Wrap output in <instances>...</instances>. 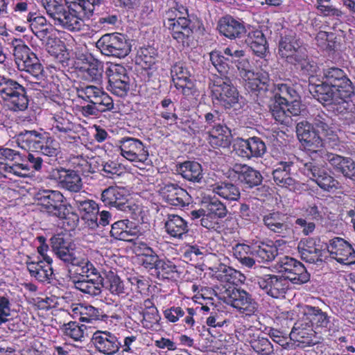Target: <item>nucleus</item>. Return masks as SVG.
<instances>
[{
	"label": "nucleus",
	"instance_id": "1",
	"mask_svg": "<svg viewBox=\"0 0 355 355\" xmlns=\"http://www.w3.org/2000/svg\"><path fill=\"white\" fill-rule=\"evenodd\" d=\"M53 20L54 25L71 32L80 31L85 20H89L94 11L104 5L103 0H70Z\"/></svg>",
	"mask_w": 355,
	"mask_h": 355
},
{
	"label": "nucleus",
	"instance_id": "2",
	"mask_svg": "<svg viewBox=\"0 0 355 355\" xmlns=\"http://www.w3.org/2000/svg\"><path fill=\"white\" fill-rule=\"evenodd\" d=\"M17 146L25 150L55 157L60 153V144L48 132L43 130L21 131L14 137Z\"/></svg>",
	"mask_w": 355,
	"mask_h": 355
},
{
	"label": "nucleus",
	"instance_id": "3",
	"mask_svg": "<svg viewBox=\"0 0 355 355\" xmlns=\"http://www.w3.org/2000/svg\"><path fill=\"white\" fill-rule=\"evenodd\" d=\"M191 23L188 10L184 6L171 8L164 15V26L182 47L189 46L192 41L193 31Z\"/></svg>",
	"mask_w": 355,
	"mask_h": 355
},
{
	"label": "nucleus",
	"instance_id": "4",
	"mask_svg": "<svg viewBox=\"0 0 355 355\" xmlns=\"http://www.w3.org/2000/svg\"><path fill=\"white\" fill-rule=\"evenodd\" d=\"M73 116L65 110L55 113L52 117L51 131L62 142L68 143L72 147L82 148L80 135H83L85 128L80 123L73 121Z\"/></svg>",
	"mask_w": 355,
	"mask_h": 355
},
{
	"label": "nucleus",
	"instance_id": "5",
	"mask_svg": "<svg viewBox=\"0 0 355 355\" xmlns=\"http://www.w3.org/2000/svg\"><path fill=\"white\" fill-rule=\"evenodd\" d=\"M0 98L14 112L25 111L29 99L25 87L17 81L0 76Z\"/></svg>",
	"mask_w": 355,
	"mask_h": 355
},
{
	"label": "nucleus",
	"instance_id": "6",
	"mask_svg": "<svg viewBox=\"0 0 355 355\" xmlns=\"http://www.w3.org/2000/svg\"><path fill=\"white\" fill-rule=\"evenodd\" d=\"M279 53L291 64L302 71L309 72L313 66L309 59L306 49L294 37L285 36L279 42Z\"/></svg>",
	"mask_w": 355,
	"mask_h": 355
},
{
	"label": "nucleus",
	"instance_id": "7",
	"mask_svg": "<svg viewBox=\"0 0 355 355\" xmlns=\"http://www.w3.org/2000/svg\"><path fill=\"white\" fill-rule=\"evenodd\" d=\"M314 93V97L327 107L328 111L336 114H345L351 110V97L338 94L334 87L324 82L315 86Z\"/></svg>",
	"mask_w": 355,
	"mask_h": 355
},
{
	"label": "nucleus",
	"instance_id": "8",
	"mask_svg": "<svg viewBox=\"0 0 355 355\" xmlns=\"http://www.w3.org/2000/svg\"><path fill=\"white\" fill-rule=\"evenodd\" d=\"M211 98L214 103L231 109L239 101V92L227 76L214 77Z\"/></svg>",
	"mask_w": 355,
	"mask_h": 355
},
{
	"label": "nucleus",
	"instance_id": "9",
	"mask_svg": "<svg viewBox=\"0 0 355 355\" xmlns=\"http://www.w3.org/2000/svg\"><path fill=\"white\" fill-rule=\"evenodd\" d=\"M37 205L42 211L50 216L62 217L67 211V199L58 190L40 189L35 195Z\"/></svg>",
	"mask_w": 355,
	"mask_h": 355
},
{
	"label": "nucleus",
	"instance_id": "10",
	"mask_svg": "<svg viewBox=\"0 0 355 355\" xmlns=\"http://www.w3.org/2000/svg\"><path fill=\"white\" fill-rule=\"evenodd\" d=\"M227 303L246 317L257 315L259 313V303L252 295L238 286H230L225 291Z\"/></svg>",
	"mask_w": 355,
	"mask_h": 355
},
{
	"label": "nucleus",
	"instance_id": "11",
	"mask_svg": "<svg viewBox=\"0 0 355 355\" xmlns=\"http://www.w3.org/2000/svg\"><path fill=\"white\" fill-rule=\"evenodd\" d=\"M128 197V191L123 187L110 186L101 193V200L105 206L115 207L134 218L139 207L131 202Z\"/></svg>",
	"mask_w": 355,
	"mask_h": 355
},
{
	"label": "nucleus",
	"instance_id": "12",
	"mask_svg": "<svg viewBox=\"0 0 355 355\" xmlns=\"http://www.w3.org/2000/svg\"><path fill=\"white\" fill-rule=\"evenodd\" d=\"M96 47L102 54L123 58L131 51V45L123 34L119 33L105 34L96 42Z\"/></svg>",
	"mask_w": 355,
	"mask_h": 355
},
{
	"label": "nucleus",
	"instance_id": "13",
	"mask_svg": "<svg viewBox=\"0 0 355 355\" xmlns=\"http://www.w3.org/2000/svg\"><path fill=\"white\" fill-rule=\"evenodd\" d=\"M237 67L247 91L257 95L268 91L270 81L268 72L258 71L255 73L252 71L248 68L250 64L247 60L240 61Z\"/></svg>",
	"mask_w": 355,
	"mask_h": 355
},
{
	"label": "nucleus",
	"instance_id": "14",
	"mask_svg": "<svg viewBox=\"0 0 355 355\" xmlns=\"http://www.w3.org/2000/svg\"><path fill=\"white\" fill-rule=\"evenodd\" d=\"M172 81L176 89L187 100L195 99L199 92L191 79V73L182 62H175L171 69Z\"/></svg>",
	"mask_w": 355,
	"mask_h": 355
},
{
	"label": "nucleus",
	"instance_id": "15",
	"mask_svg": "<svg viewBox=\"0 0 355 355\" xmlns=\"http://www.w3.org/2000/svg\"><path fill=\"white\" fill-rule=\"evenodd\" d=\"M277 269L282 277L293 284H303L310 279V274L300 261L288 256L281 258L277 263Z\"/></svg>",
	"mask_w": 355,
	"mask_h": 355
},
{
	"label": "nucleus",
	"instance_id": "16",
	"mask_svg": "<svg viewBox=\"0 0 355 355\" xmlns=\"http://www.w3.org/2000/svg\"><path fill=\"white\" fill-rule=\"evenodd\" d=\"M106 74L108 78L107 90L116 96H126L130 89V79L126 68L122 64H111Z\"/></svg>",
	"mask_w": 355,
	"mask_h": 355
},
{
	"label": "nucleus",
	"instance_id": "17",
	"mask_svg": "<svg viewBox=\"0 0 355 355\" xmlns=\"http://www.w3.org/2000/svg\"><path fill=\"white\" fill-rule=\"evenodd\" d=\"M121 155L131 162L145 164L149 157L147 147L139 139L124 137L118 141Z\"/></svg>",
	"mask_w": 355,
	"mask_h": 355
},
{
	"label": "nucleus",
	"instance_id": "18",
	"mask_svg": "<svg viewBox=\"0 0 355 355\" xmlns=\"http://www.w3.org/2000/svg\"><path fill=\"white\" fill-rule=\"evenodd\" d=\"M327 248V243L322 242L319 237L302 239L297 245L302 259L310 263L322 262L326 257Z\"/></svg>",
	"mask_w": 355,
	"mask_h": 355
},
{
	"label": "nucleus",
	"instance_id": "19",
	"mask_svg": "<svg viewBox=\"0 0 355 355\" xmlns=\"http://www.w3.org/2000/svg\"><path fill=\"white\" fill-rule=\"evenodd\" d=\"M25 155L19 151L6 147L0 148V168L8 173L19 177L24 176L22 171H28L29 167L24 164Z\"/></svg>",
	"mask_w": 355,
	"mask_h": 355
},
{
	"label": "nucleus",
	"instance_id": "20",
	"mask_svg": "<svg viewBox=\"0 0 355 355\" xmlns=\"http://www.w3.org/2000/svg\"><path fill=\"white\" fill-rule=\"evenodd\" d=\"M324 83L334 87L338 94L345 97H352L354 87L346 73L338 67H330L323 71Z\"/></svg>",
	"mask_w": 355,
	"mask_h": 355
},
{
	"label": "nucleus",
	"instance_id": "21",
	"mask_svg": "<svg viewBox=\"0 0 355 355\" xmlns=\"http://www.w3.org/2000/svg\"><path fill=\"white\" fill-rule=\"evenodd\" d=\"M296 132L300 141L306 150L310 151L311 154L322 153L320 148L323 146V139L311 123L306 121L298 123Z\"/></svg>",
	"mask_w": 355,
	"mask_h": 355
},
{
	"label": "nucleus",
	"instance_id": "22",
	"mask_svg": "<svg viewBox=\"0 0 355 355\" xmlns=\"http://www.w3.org/2000/svg\"><path fill=\"white\" fill-rule=\"evenodd\" d=\"M53 260L51 257L40 259L28 257L26 265L30 276L41 283H51L53 279Z\"/></svg>",
	"mask_w": 355,
	"mask_h": 355
},
{
	"label": "nucleus",
	"instance_id": "23",
	"mask_svg": "<svg viewBox=\"0 0 355 355\" xmlns=\"http://www.w3.org/2000/svg\"><path fill=\"white\" fill-rule=\"evenodd\" d=\"M49 178L55 181L61 188L72 193H78L83 188L80 175L72 169L62 166L53 168L49 173Z\"/></svg>",
	"mask_w": 355,
	"mask_h": 355
},
{
	"label": "nucleus",
	"instance_id": "24",
	"mask_svg": "<svg viewBox=\"0 0 355 355\" xmlns=\"http://www.w3.org/2000/svg\"><path fill=\"white\" fill-rule=\"evenodd\" d=\"M235 153L245 159L262 157L266 150L265 143L257 137H250L247 139L236 138L233 144Z\"/></svg>",
	"mask_w": 355,
	"mask_h": 355
},
{
	"label": "nucleus",
	"instance_id": "25",
	"mask_svg": "<svg viewBox=\"0 0 355 355\" xmlns=\"http://www.w3.org/2000/svg\"><path fill=\"white\" fill-rule=\"evenodd\" d=\"M302 172L310 180L315 182L323 190L330 191L338 189V182L324 168L317 166L313 162L304 164L301 168Z\"/></svg>",
	"mask_w": 355,
	"mask_h": 355
},
{
	"label": "nucleus",
	"instance_id": "26",
	"mask_svg": "<svg viewBox=\"0 0 355 355\" xmlns=\"http://www.w3.org/2000/svg\"><path fill=\"white\" fill-rule=\"evenodd\" d=\"M338 263L350 265L355 263V250L352 245L340 237L329 241L326 252Z\"/></svg>",
	"mask_w": 355,
	"mask_h": 355
},
{
	"label": "nucleus",
	"instance_id": "27",
	"mask_svg": "<svg viewBox=\"0 0 355 355\" xmlns=\"http://www.w3.org/2000/svg\"><path fill=\"white\" fill-rule=\"evenodd\" d=\"M67 234L60 233L53 235L51 238V246L57 257L64 262L77 263L76 254H80L73 244L67 238Z\"/></svg>",
	"mask_w": 355,
	"mask_h": 355
},
{
	"label": "nucleus",
	"instance_id": "28",
	"mask_svg": "<svg viewBox=\"0 0 355 355\" xmlns=\"http://www.w3.org/2000/svg\"><path fill=\"white\" fill-rule=\"evenodd\" d=\"M150 230L148 232L142 231L139 225H136L134 222L128 219L119 220L112 224L111 230L110 232V236L114 239L131 241L132 237H137L144 236V234H149Z\"/></svg>",
	"mask_w": 355,
	"mask_h": 355
},
{
	"label": "nucleus",
	"instance_id": "29",
	"mask_svg": "<svg viewBox=\"0 0 355 355\" xmlns=\"http://www.w3.org/2000/svg\"><path fill=\"white\" fill-rule=\"evenodd\" d=\"M95 349L104 355H114L120 349L121 341L110 331H95L92 338Z\"/></svg>",
	"mask_w": 355,
	"mask_h": 355
},
{
	"label": "nucleus",
	"instance_id": "30",
	"mask_svg": "<svg viewBox=\"0 0 355 355\" xmlns=\"http://www.w3.org/2000/svg\"><path fill=\"white\" fill-rule=\"evenodd\" d=\"M257 284L261 290L273 298L284 297L288 288V284L285 278L271 274L259 277Z\"/></svg>",
	"mask_w": 355,
	"mask_h": 355
},
{
	"label": "nucleus",
	"instance_id": "31",
	"mask_svg": "<svg viewBox=\"0 0 355 355\" xmlns=\"http://www.w3.org/2000/svg\"><path fill=\"white\" fill-rule=\"evenodd\" d=\"M311 116L313 125L321 130L325 137L324 139L331 145H337L339 141L338 137L334 130V120L326 112L321 109H313Z\"/></svg>",
	"mask_w": 355,
	"mask_h": 355
},
{
	"label": "nucleus",
	"instance_id": "32",
	"mask_svg": "<svg viewBox=\"0 0 355 355\" xmlns=\"http://www.w3.org/2000/svg\"><path fill=\"white\" fill-rule=\"evenodd\" d=\"M293 165L294 163L291 161L279 162L272 171V177L275 184L279 187L288 189L291 191H296L300 189L301 185L291 175Z\"/></svg>",
	"mask_w": 355,
	"mask_h": 355
},
{
	"label": "nucleus",
	"instance_id": "33",
	"mask_svg": "<svg viewBox=\"0 0 355 355\" xmlns=\"http://www.w3.org/2000/svg\"><path fill=\"white\" fill-rule=\"evenodd\" d=\"M76 69L85 80L92 82H99L102 80L104 71L103 63L92 55H85L77 62Z\"/></svg>",
	"mask_w": 355,
	"mask_h": 355
},
{
	"label": "nucleus",
	"instance_id": "34",
	"mask_svg": "<svg viewBox=\"0 0 355 355\" xmlns=\"http://www.w3.org/2000/svg\"><path fill=\"white\" fill-rule=\"evenodd\" d=\"M130 307L135 311H139L142 317L141 322L143 327L147 329H152L161 318L153 298H147L139 304L132 303Z\"/></svg>",
	"mask_w": 355,
	"mask_h": 355
},
{
	"label": "nucleus",
	"instance_id": "35",
	"mask_svg": "<svg viewBox=\"0 0 355 355\" xmlns=\"http://www.w3.org/2000/svg\"><path fill=\"white\" fill-rule=\"evenodd\" d=\"M302 319L306 325L315 330L327 331L330 327V316L318 306L306 304L302 307Z\"/></svg>",
	"mask_w": 355,
	"mask_h": 355
},
{
	"label": "nucleus",
	"instance_id": "36",
	"mask_svg": "<svg viewBox=\"0 0 355 355\" xmlns=\"http://www.w3.org/2000/svg\"><path fill=\"white\" fill-rule=\"evenodd\" d=\"M159 193L163 199L172 206L184 207L189 204L190 196L178 184H164Z\"/></svg>",
	"mask_w": 355,
	"mask_h": 355
},
{
	"label": "nucleus",
	"instance_id": "37",
	"mask_svg": "<svg viewBox=\"0 0 355 355\" xmlns=\"http://www.w3.org/2000/svg\"><path fill=\"white\" fill-rule=\"evenodd\" d=\"M77 96L79 98L94 105H112L113 99L103 88L94 85H83L77 88Z\"/></svg>",
	"mask_w": 355,
	"mask_h": 355
},
{
	"label": "nucleus",
	"instance_id": "38",
	"mask_svg": "<svg viewBox=\"0 0 355 355\" xmlns=\"http://www.w3.org/2000/svg\"><path fill=\"white\" fill-rule=\"evenodd\" d=\"M69 314L73 319L80 322L91 323L97 320H105L107 315L103 314L102 310L88 304H72Z\"/></svg>",
	"mask_w": 355,
	"mask_h": 355
},
{
	"label": "nucleus",
	"instance_id": "39",
	"mask_svg": "<svg viewBox=\"0 0 355 355\" xmlns=\"http://www.w3.org/2000/svg\"><path fill=\"white\" fill-rule=\"evenodd\" d=\"M263 222L268 230L280 234H288L292 227L290 216L279 211H272L264 215Z\"/></svg>",
	"mask_w": 355,
	"mask_h": 355
},
{
	"label": "nucleus",
	"instance_id": "40",
	"mask_svg": "<svg viewBox=\"0 0 355 355\" xmlns=\"http://www.w3.org/2000/svg\"><path fill=\"white\" fill-rule=\"evenodd\" d=\"M217 29L220 34L230 40L241 37L246 31L244 24L231 15L220 18L218 22Z\"/></svg>",
	"mask_w": 355,
	"mask_h": 355
},
{
	"label": "nucleus",
	"instance_id": "41",
	"mask_svg": "<svg viewBox=\"0 0 355 355\" xmlns=\"http://www.w3.org/2000/svg\"><path fill=\"white\" fill-rule=\"evenodd\" d=\"M24 22L28 25L33 33L41 40L47 37L50 33L51 25L48 24L45 17L34 11L25 15Z\"/></svg>",
	"mask_w": 355,
	"mask_h": 355
},
{
	"label": "nucleus",
	"instance_id": "42",
	"mask_svg": "<svg viewBox=\"0 0 355 355\" xmlns=\"http://www.w3.org/2000/svg\"><path fill=\"white\" fill-rule=\"evenodd\" d=\"M164 229L171 237L178 239H182L189 230L188 222L177 214L167 215Z\"/></svg>",
	"mask_w": 355,
	"mask_h": 355
},
{
	"label": "nucleus",
	"instance_id": "43",
	"mask_svg": "<svg viewBox=\"0 0 355 355\" xmlns=\"http://www.w3.org/2000/svg\"><path fill=\"white\" fill-rule=\"evenodd\" d=\"M233 171L237 174L238 180L245 187L252 188L262 182V175L259 171L246 164H235Z\"/></svg>",
	"mask_w": 355,
	"mask_h": 355
},
{
	"label": "nucleus",
	"instance_id": "44",
	"mask_svg": "<svg viewBox=\"0 0 355 355\" xmlns=\"http://www.w3.org/2000/svg\"><path fill=\"white\" fill-rule=\"evenodd\" d=\"M103 278L102 276L93 277L92 278L79 277L73 279V287L81 293L92 297L99 295L103 286Z\"/></svg>",
	"mask_w": 355,
	"mask_h": 355
},
{
	"label": "nucleus",
	"instance_id": "45",
	"mask_svg": "<svg viewBox=\"0 0 355 355\" xmlns=\"http://www.w3.org/2000/svg\"><path fill=\"white\" fill-rule=\"evenodd\" d=\"M53 80H50L45 76L38 81L33 83V89L40 91L46 98L57 102L60 100V91L58 82V75H56L57 82L53 76H51Z\"/></svg>",
	"mask_w": 355,
	"mask_h": 355
},
{
	"label": "nucleus",
	"instance_id": "46",
	"mask_svg": "<svg viewBox=\"0 0 355 355\" xmlns=\"http://www.w3.org/2000/svg\"><path fill=\"white\" fill-rule=\"evenodd\" d=\"M185 310L187 315L183 319L184 326L191 328L195 324V320L193 318L196 312L193 308H182L181 306H173L170 308L165 309L163 312L164 318L170 322L175 323L185 315Z\"/></svg>",
	"mask_w": 355,
	"mask_h": 355
},
{
	"label": "nucleus",
	"instance_id": "47",
	"mask_svg": "<svg viewBox=\"0 0 355 355\" xmlns=\"http://www.w3.org/2000/svg\"><path fill=\"white\" fill-rule=\"evenodd\" d=\"M209 144L214 149L227 148L230 145V134L226 125H217L208 132Z\"/></svg>",
	"mask_w": 355,
	"mask_h": 355
},
{
	"label": "nucleus",
	"instance_id": "48",
	"mask_svg": "<svg viewBox=\"0 0 355 355\" xmlns=\"http://www.w3.org/2000/svg\"><path fill=\"white\" fill-rule=\"evenodd\" d=\"M181 272L179 267L173 261L167 259H160L158 264L152 275L161 280L176 281L180 278Z\"/></svg>",
	"mask_w": 355,
	"mask_h": 355
},
{
	"label": "nucleus",
	"instance_id": "49",
	"mask_svg": "<svg viewBox=\"0 0 355 355\" xmlns=\"http://www.w3.org/2000/svg\"><path fill=\"white\" fill-rule=\"evenodd\" d=\"M213 192L228 201H237L240 199L241 192L239 187L230 181H220L212 186Z\"/></svg>",
	"mask_w": 355,
	"mask_h": 355
},
{
	"label": "nucleus",
	"instance_id": "50",
	"mask_svg": "<svg viewBox=\"0 0 355 355\" xmlns=\"http://www.w3.org/2000/svg\"><path fill=\"white\" fill-rule=\"evenodd\" d=\"M232 253L243 267L252 268L255 265L254 248L239 243L232 247Z\"/></svg>",
	"mask_w": 355,
	"mask_h": 355
},
{
	"label": "nucleus",
	"instance_id": "51",
	"mask_svg": "<svg viewBox=\"0 0 355 355\" xmlns=\"http://www.w3.org/2000/svg\"><path fill=\"white\" fill-rule=\"evenodd\" d=\"M177 171L184 179L190 182H200L202 178V166L196 162L186 161L178 166Z\"/></svg>",
	"mask_w": 355,
	"mask_h": 355
},
{
	"label": "nucleus",
	"instance_id": "52",
	"mask_svg": "<svg viewBox=\"0 0 355 355\" xmlns=\"http://www.w3.org/2000/svg\"><path fill=\"white\" fill-rule=\"evenodd\" d=\"M245 42L257 56L263 57L267 51V40L261 30L256 29L249 32Z\"/></svg>",
	"mask_w": 355,
	"mask_h": 355
},
{
	"label": "nucleus",
	"instance_id": "53",
	"mask_svg": "<svg viewBox=\"0 0 355 355\" xmlns=\"http://www.w3.org/2000/svg\"><path fill=\"white\" fill-rule=\"evenodd\" d=\"M10 45L12 48L15 61L18 67L36 55L20 38H13L10 42Z\"/></svg>",
	"mask_w": 355,
	"mask_h": 355
},
{
	"label": "nucleus",
	"instance_id": "54",
	"mask_svg": "<svg viewBox=\"0 0 355 355\" xmlns=\"http://www.w3.org/2000/svg\"><path fill=\"white\" fill-rule=\"evenodd\" d=\"M295 324L290 333L291 338L295 342L302 344L306 346H311L315 344L313 337L315 333V331L310 325H306L307 327H302L303 324H301V327L297 326Z\"/></svg>",
	"mask_w": 355,
	"mask_h": 355
},
{
	"label": "nucleus",
	"instance_id": "55",
	"mask_svg": "<svg viewBox=\"0 0 355 355\" xmlns=\"http://www.w3.org/2000/svg\"><path fill=\"white\" fill-rule=\"evenodd\" d=\"M63 336L73 341H82L85 337L87 327L76 321H69L60 326Z\"/></svg>",
	"mask_w": 355,
	"mask_h": 355
},
{
	"label": "nucleus",
	"instance_id": "56",
	"mask_svg": "<svg viewBox=\"0 0 355 355\" xmlns=\"http://www.w3.org/2000/svg\"><path fill=\"white\" fill-rule=\"evenodd\" d=\"M137 61L144 69H153L158 61L157 50L151 46L141 47L137 52Z\"/></svg>",
	"mask_w": 355,
	"mask_h": 355
},
{
	"label": "nucleus",
	"instance_id": "57",
	"mask_svg": "<svg viewBox=\"0 0 355 355\" xmlns=\"http://www.w3.org/2000/svg\"><path fill=\"white\" fill-rule=\"evenodd\" d=\"M218 272L217 278L220 281L232 284L234 286L245 280V277L240 271L226 265H220Z\"/></svg>",
	"mask_w": 355,
	"mask_h": 355
},
{
	"label": "nucleus",
	"instance_id": "58",
	"mask_svg": "<svg viewBox=\"0 0 355 355\" xmlns=\"http://www.w3.org/2000/svg\"><path fill=\"white\" fill-rule=\"evenodd\" d=\"M274 93L276 103L279 105L300 98L298 93L293 86L287 83H279L276 85Z\"/></svg>",
	"mask_w": 355,
	"mask_h": 355
},
{
	"label": "nucleus",
	"instance_id": "59",
	"mask_svg": "<svg viewBox=\"0 0 355 355\" xmlns=\"http://www.w3.org/2000/svg\"><path fill=\"white\" fill-rule=\"evenodd\" d=\"M85 146L84 145V146L80 148V150H83ZM69 147L71 149L76 148V153H78V149L80 150V148L72 147L71 145H69ZM69 162L73 166V170L77 171L78 174L79 175L81 174L83 175H87L88 173L92 172V168L91 164L88 161V157H84L82 153L77 155L71 154Z\"/></svg>",
	"mask_w": 355,
	"mask_h": 355
},
{
	"label": "nucleus",
	"instance_id": "60",
	"mask_svg": "<svg viewBox=\"0 0 355 355\" xmlns=\"http://www.w3.org/2000/svg\"><path fill=\"white\" fill-rule=\"evenodd\" d=\"M99 8L100 7L94 11V12H96V14L97 15V17L94 19L96 20L95 26L100 28H109L110 26L116 24L119 20V15L116 10L106 8V9H108L107 11L99 13Z\"/></svg>",
	"mask_w": 355,
	"mask_h": 355
},
{
	"label": "nucleus",
	"instance_id": "61",
	"mask_svg": "<svg viewBox=\"0 0 355 355\" xmlns=\"http://www.w3.org/2000/svg\"><path fill=\"white\" fill-rule=\"evenodd\" d=\"M278 254L277 248L272 244L261 243L254 247V256L259 262L267 263L275 259Z\"/></svg>",
	"mask_w": 355,
	"mask_h": 355
},
{
	"label": "nucleus",
	"instance_id": "62",
	"mask_svg": "<svg viewBox=\"0 0 355 355\" xmlns=\"http://www.w3.org/2000/svg\"><path fill=\"white\" fill-rule=\"evenodd\" d=\"M127 279L137 293L141 295L148 293L151 286V280L149 277L141 275L138 272L129 273Z\"/></svg>",
	"mask_w": 355,
	"mask_h": 355
},
{
	"label": "nucleus",
	"instance_id": "63",
	"mask_svg": "<svg viewBox=\"0 0 355 355\" xmlns=\"http://www.w3.org/2000/svg\"><path fill=\"white\" fill-rule=\"evenodd\" d=\"M18 68L21 71H25L30 73L35 78L36 81L42 79V78L45 76L44 67L40 63L36 55L28 60H26L24 64H21Z\"/></svg>",
	"mask_w": 355,
	"mask_h": 355
},
{
	"label": "nucleus",
	"instance_id": "64",
	"mask_svg": "<svg viewBox=\"0 0 355 355\" xmlns=\"http://www.w3.org/2000/svg\"><path fill=\"white\" fill-rule=\"evenodd\" d=\"M110 292L115 295H122L125 293L123 282L119 275L112 271H109L106 275L105 285Z\"/></svg>",
	"mask_w": 355,
	"mask_h": 355
}]
</instances>
